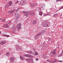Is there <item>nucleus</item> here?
<instances>
[{
  "label": "nucleus",
  "mask_w": 63,
  "mask_h": 63,
  "mask_svg": "<svg viewBox=\"0 0 63 63\" xmlns=\"http://www.w3.org/2000/svg\"><path fill=\"white\" fill-rule=\"evenodd\" d=\"M26 60H27V61H29V59H26Z\"/></svg>",
  "instance_id": "f704fd0d"
},
{
  "label": "nucleus",
  "mask_w": 63,
  "mask_h": 63,
  "mask_svg": "<svg viewBox=\"0 0 63 63\" xmlns=\"http://www.w3.org/2000/svg\"><path fill=\"white\" fill-rule=\"evenodd\" d=\"M43 44H46V42H45L44 41V42L43 43Z\"/></svg>",
  "instance_id": "ea45409f"
},
{
  "label": "nucleus",
  "mask_w": 63,
  "mask_h": 63,
  "mask_svg": "<svg viewBox=\"0 0 63 63\" xmlns=\"http://www.w3.org/2000/svg\"><path fill=\"white\" fill-rule=\"evenodd\" d=\"M23 13L27 17H28V14H29V12H27L25 11H23Z\"/></svg>",
  "instance_id": "20e7f679"
},
{
  "label": "nucleus",
  "mask_w": 63,
  "mask_h": 63,
  "mask_svg": "<svg viewBox=\"0 0 63 63\" xmlns=\"http://www.w3.org/2000/svg\"><path fill=\"white\" fill-rule=\"evenodd\" d=\"M6 55H7L8 56H9V55H10V53H7L6 54Z\"/></svg>",
  "instance_id": "5701e85b"
},
{
  "label": "nucleus",
  "mask_w": 63,
  "mask_h": 63,
  "mask_svg": "<svg viewBox=\"0 0 63 63\" xmlns=\"http://www.w3.org/2000/svg\"><path fill=\"white\" fill-rule=\"evenodd\" d=\"M30 14L32 16H34V15H36V14L34 12H32V13H30Z\"/></svg>",
  "instance_id": "f8f14e48"
},
{
  "label": "nucleus",
  "mask_w": 63,
  "mask_h": 63,
  "mask_svg": "<svg viewBox=\"0 0 63 63\" xmlns=\"http://www.w3.org/2000/svg\"><path fill=\"white\" fill-rule=\"evenodd\" d=\"M31 54H34V53L33 52H32Z\"/></svg>",
  "instance_id": "58836bf2"
},
{
  "label": "nucleus",
  "mask_w": 63,
  "mask_h": 63,
  "mask_svg": "<svg viewBox=\"0 0 63 63\" xmlns=\"http://www.w3.org/2000/svg\"><path fill=\"white\" fill-rule=\"evenodd\" d=\"M61 0H57L56 1V2H61Z\"/></svg>",
  "instance_id": "c85d7f7f"
},
{
  "label": "nucleus",
  "mask_w": 63,
  "mask_h": 63,
  "mask_svg": "<svg viewBox=\"0 0 63 63\" xmlns=\"http://www.w3.org/2000/svg\"><path fill=\"white\" fill-rule=\"evenodd\" d=\"M58 15L57 14H55L53 16V17H56V16H57Z\"/></svg>",
  "instance_id": "6ab92c4d"
},
{
  "label": "nucleus",
  "mask_w": 63,
  "mask_h": 63,
  "mask_svg": "<svg viewBox=\"0 0 63 63\" xmlns=\"http://www.w3.org/2000/svg\"><path fill=\"white\" fill-rule=\"evenodd\" d=\"M36 22H37V21H36V20H33V24H36Z\"/></svg>",
  "instance_id": "aec40b11"
},
{
  "label": "nucleus",
  "mask_w": 63,
  "mask_h": 63,
  "mask_svg": "<svg viewBox=\"0 0 63 63\" xmlns=\"http://www.w3.org/2000/svg\"><path fill=\"white\" fill-rule=\"evenodd\" d=\"M6 20L5 19H3V20H2L1 21V22H5Z\"/></svg>",
  "instance_id": "cd10ccee"
},
{
  "label": "nucleus",
  "mask_w": 63,
  "mask_h": 63,
  "mask_svg": "<svg viewBox=\"0 0 63 63\" xmlns=\"http://www.w3.org/2000/svg\"><path fill=\"white\" fill-rule=\"evenodd\" d=\"M17 15V16L16 17V19H18V18L19 17V15L18 14H17L16 13L15 15V16H16V15Z\"/></svg>",
  "instance_id": "0eeeda50"
},
{
  "label": "nucleus",
  "mask_w": 63,
  "mask_h": 63,
  "mask_svg": "<svg viewBox=\"0 0 63 63\" xmlns=\"http://www.w3.org/2000/svg\"><path fill=\"white\" fill-rule=\"evenodd\" d=\"M47 62H50V63H52V62L50 61H49V60H47Z\"/></svg>",
  "instance_id": "a878e982"
},
{
  "label": "nucleus",
  "mask_w": 63,
  "mask_h": 63,
  "mask_svg": "<svg viewBox=\"0 0 63 63\" xmlns=\"http://www.w3.org/2000/svg\"><path fill=\"white\" fill-rule=\"evenodd\" d=\"M40 36V33H39L35 35L34 37V38L35 40H37L39 38V36Z\"/></svg>",
  "instance_id": "39448f33"
},
{
  "label": "nucleus",
  "mask_w": 63,
  "mask_h": 63,
  "mask_svg": "<svg viewBox=\"0 0 63 63\" xmlns=\"http://www.w3.org/2000/svg\"><path fill=\"white\" fill-rule=\"evenodd\" d=\"M58 60H57L56 59H55V60L54 61V62H52V63H54L56 62H57Z\"/></svg>",
  "instance_id": "a211bd4d"
},
{
  "label": "nucleus",
  "mask_w": 63,
  "mask_h": 63,
  "mask_svg": "<svg viewBox=\"0 0 63 63\" xmlns=\"http://www.w3.org/2000/svg\"><path fill=\"white\" fill-rule=\"evenodd\" d=\"M18 11V9H17L16 10V12H17Z\"/></svg>",
  "instance_id": "a19ab883"
},
{
  "label": "nucleus",
  "mask_w": 63,
  "mask_h": 63,
  "mask_svg": "<svg viewBox=\"0 0 63 63\" xmlns=\"http://www.w3.org/2000/svg\"><path fill=\"white\" fill-rule=\"evenodd\" d=\"M45 30H44L43 31H41V32H40V35H41L42 33H44V32H45Z\"/></svg>",
  "instance_id": "f3484780"
},
{
  "label": "nucleus",
  "mask_w": 63,
  "mask_h": 63,
  "mask_svg": "<svg viewBox=\"0 0 63 63\" xmlns=\"http://www.w3.org/2000/svg\"><path fill=\"white\" fill-rule=\"evenodd\" d=\"M34 50H35L34 49Z\"/></svg>",
  "instance_id": "864d4df0"
},
{
  "label": "nucleus",
  "mask_w": 63,
  "mask_h": 63,
  "mask_svg": "<svg viewBox=\"0 0 63 63\" xmlns=\"http://www.w3.org/2000/svg\"><path fill=\"white\" fill-rule=\"evenodd\" d=\"M31 6L32 7H35L36 6V5H35V4L32 3L31 4Z\"/></svg>",
  "instance_id": "4468645a"
},
{
  "label": "nucleus",
  "mask_w": 63,
  "mask_h": 63,
  "mask_svg": "<svg viewBox=\"0 0 63 63\" xmlns=\"http://www.w3.org/2000/svg\"><path fill=\"white\" fill-rule=\"evenodd\" d=\"M32 63L30 62V63H34V62H33V59H29V61H32Z\"/></svg>",
  "instance_id": "2eb2a0df"
},
{
  "label": "nucleus",
  "mask_w": 63,
  "mask_h": 63,
  "mask_svg": "<svg viewBox=\"0 0 63 63\" xmlns=\"http://www.w3.org/2000/svg\"><path fill=\"white\" fill-rule=\"evenodd\" d=\"M9 12H11L10 13V14H13V13L14 12V11H11Z\"/></svg>",
  "instance_id": "b1692460"
},
{
  "label": "nucleus",
  "mask_w": 63,
  "mask_h": 63,
  "mask_svg": "<svg viewBox=\"0 0 63 63\" xmlns=\"http://www.w3.org/2000/svg\"><path fill=\"white\" fill-rule=\"evenodd\" d=\"M40 9H41V8H40Z\"/></svg>",
  "instance_id": "3c124183"
},
{
  "label": "nucleus",
  "mask_w": 63,
  "mask_h": 63,
  "mask_svg": "<svg viewBox=\"0 0 63 63\" xmlns=\"http://www.w3.org/2000/svg\"><path fill=\"white\" fill-rule=\"evenodd\" d=\"M11 59V61L12 62H13V61H14V60H15V58L13 57H11L10 58Z\"/></svg>",
  "instance_id": "9b49d317"
},
{
  "label": "nucleus",
  "mask_w": 63,
  "mask_h": 63,
  "mask_svg": "<svg viewBox=\"0 0 63 63\" xmlns=\"http://www.w3.org/2000/svg\"><path fill=\"white\" fill-rule=\"evenodd\" d=\"M18 0H17L15 2V3H18Z\"/></svg>",
  "instance_id": "473e14b6"
},
{
  "label": "nucleus",
  "mask_w": 63,
  "mask_h": 63,
  "mask_svg": "<svg viewBox=\"0 0 63 63\" xmlns=\"http://www.w3.org/2000/svg\"><path fill=\"white\" fill-rule=\"evenodd\" d=\"M45 0L47 1V0Z\"/></svg>",
  "instance_id": "8fccbe9b"
},
{
  "label": "nucleus",
  "mask_w": 63,
  "mask_h": 63,
  "mask_svg": "<svg viewBox=\"0 0 63 63\" xmlns=\"http://www.w3.org/2000/svg\"><path fill=\"white\" fill-rule=\"evenodd\" d=\"M61 16H62V13H61Z\"/></svg>",
  "instance_id": "49530a36"
},
{
  "label": "nucleus",
  "mask_w": 63,
  "mask_h": 63,
  "mask_svg": "<svg viewBox=\"0 0 63 63\" xmlns=\"http://www.w3.org/2000/svg\"><path fill=\"white\" fill-rule=\"evenodd\" d=\"M44 25L45 27L48 26V25L47 24V23L46 22H45Z\"/></svg>",
  "instance_id": "ddd939ff"
},
{
  "label": "nucleus",
  "mask_w": 63,
  "mask_h": 63,
  "mask_svg": "<svg viewBox=\"0 0 63 63\" xmlns=\"http://www.w3.org/2000/svg\"><path fill=\"white\" fill-rule=\"evenodd\" d=\"M0 20H2V19L1 18H0Z\"/></svg>",
  "instance_id": "37998d69"
},
{
  "label": "nucleus",
  "mask_w": 63,
  "mask_h": 63,
  "mask_svg": "<svg viewBox=\"0 0 63 63\" xmlns=\"http://www.w3.org/2000/svg\"><path fill=\"white\" fill-rule=\"evenodd\" d=\"M24 56H25V57H28V54H26V55H24Z\"/></svg>",
  "instance_id": "c756f323"
},
{
  "label": "nucleus",
  "mask_w": 63,
  "mask_h": 63,
  "mask_svg": "<svg viewBox=\"0 0 63 63\" xmlns=\"http://www.w3.org/2000/svg\"><path fill=\"white\" fill-rule=\"evenodd\" d=\"M8 27V23H7L3 25V27Z\"/></svg>",
  "instance_id": "1a4fd4ad"
},
{
  "label": "nucleus",
  "mask_w": 63,
  "mask_h": 63,
  "mask_svg": "<svg viewBox=\"0 0 63 63\" xmlns=\"http://www.w3.org/2000/svg\"><path fill=\"white\" fill-rule=\"evenodd\" d=\"M49 15H50V14H44V16H49Z\"/></svg>",
  "instance_id": "393cba45"
},
{
  "label": "nucleus",
  "mask_w": 63,
  "mask_h": 63,
  "mask_svg": "<svg viewBox=\"0 0 63 63\" xmlns=\"http://www.w3.org/2000/svg\"><path fill=\"white\" fill-rule=\"evenodd\" d=\"M1 31H0V34H1Z\"/></svg>",
  "instance_id": "c03bdc74"
},
{
  "label": "nucleus",
  "mask_w": 63,
  "mask_h": 63,
  "mask_svg": "<svg viewBox=\"0 0 63 63\" xmlns=\"http://www.w3.org/2000/svg\"><path fill=\"white\" fill-rule=\"evenodd\" d=\"M18 42L19 41H18Z\"/></svg>",
  "instance_id": "603ef678"
},
{
  "label": "nucleus",
  "mask_w": 63,
  "mask_h": 63,
  "mask_svg": "<svg viewBox=\"0 0 63 63\" xmlns=\"http://www.w3.org/2000/svg\"><path fill=\"white\" fill-rule=\"evenodd\" d=\"M6 43V42L5 41H0V45H5Z\"/></svg>",
  "instance_id": "423d86ee"
},
{
  "label": "nucleus",
  "mask_w": 63,
  "mask_h": 63,
  "mask_svg": "<svg viewBox=\"0 0 63 63\" xmlns=\"http://www.w3.org/2000/svg\"><path fill=\"white\" fill-rule=\"evenodd\" d=\"M12 4V1H10L9 2L5 5V8H7V7H9L10 6H11Z\"/></svg>",
  "instance_id": "f257e3e1"
},
{
  "label": "nucleus",
  "mask_w": 63,
  "mask_h": 63,
  "mask_svg": "<svg viewBox=\"0 0 63 63\" xmlns=\"http://www.w3.org/2000/svg\"><path fill=\"white\" fill-rule=\"evenodd\" d=\"M26 1L25 0H23L21 1L19 3V4L20 5H23L25 4V2Z\"/></svg>",
  "instance_id": "f03ea898"
},
{
  "label": "nucleus",
  "mask_w": 63,
  "mask_h": 63,
  "mask_svg": "<svg viewBox=\"0 0 63 63\" xmlns=\"http://www.w3.org/2000/svg\"><path fill=\"white\" fill-rule=\"evenodd\" d=\"M35 55H38V52H35Z\"/></svg>",
  "instance_id": "bb28decb"
},
{
  "label": "nucleus",
  "mask_w": 63,
  "mask_h": 63,
  "mask_svg": "<svg viewBox=\"0 0 63 63\" xmlns=\"http://www.w3.org/2000/svg\"><path fill=\"white\" fill-rule=\"evenodd\" d=\"M28 57H29V58H33V57L31 55L28 54Z\"/></svg>",
  "instance_id": "6e6552de"
},
{
  "label": "nucleus",
  "mask_w": 63,
  "mask_h": 63,
  "mask_svg": "<svg viewBox=\"0 0 63 63\" xmlns=\"http://www.w3.org/2000/svg\"><path fill=\"white\" fill-rule=\"evenodd\" d=\"M21 25L20 23H18L17 25V28H18V30H19V29H21Z\"/></svg>",
  "instance_id": "7ed1b4c3"
},
{
  "label": "nucleus",
  "mask_w": 63,
  "mask_h": 63,
  "mask_svg": "<svg viewBox=\"0 0 63 63\" xmlns=\"http://www.w3.org/2000/svg\"><path fill=\"white\" fill-rule=\"evenodd\" d=\"M11 22H12V21H10L8 23H7V24H9V23H11Z\"/></svg>",
  "instance_id": "c9c22d12"
},
{
  "label": "nucleus",
  "mask_w": 63,
  "mask_h": 63,
  "mask_svg": "<svg viewBox=\"0 0 63 63\" xmlns=\"http://www.w3.org/2000/svg\"><path fill=\"white\" fill-rule=\"evenodd\" d=\"M3 36L7 37H9V36L7 34H3Z\"/></svg>",
  "instance_id": "412c9836"
},
{
  "label": "nucleus",
  "mask_w": 63,
  "mask_h": 63,
  "mask_svg": "<svg viewBox=\"0 0 63 63\" xmlns=\"http://www.w3.org/2000/svg\"><path fill=\"white\" fill-rule=\"evenodd\" d=\"M0 54H1V53H0Z\"/></svg>",
  "instance_id": "de8ad7c7"
},
{
  "label": "nucleus",
  "mask_w": 63,
  "mask_h": 63,
  "mask_svg": "<svg viewBox=\"0 0 63 63\" xmlns=\"http://www.w3.org/2000/svg\"><path fill=\"white\" fill-rule=\"evenodd\" d=\"M20 59L22 60H25V58L24 57H22L21 55H20Z\"/></svg>",
  "instance_id": "9d476101"
},
{
  "label": "nucleus",
  "mask_w": 63,
  "mask_h": 63,
  "mask_svg": "<svg viewBox=\"0 0 63 63\" xmlns=\"http://www.w3.org/2000/svg\"><path fill=\"white\" fill-rule=\"evenodd\" d=\"M41 6H42L41 8H43V7L42 6H43V5H42Z\"/></svg>",
  "instance_id": "79ce46f5"
},
{
  "label": "nucleus",
  "mask_w": 63,
  "mask_h": 63,
  "mask_svg": "<svg viewBox=\"0 0 63 63\" xmlns=\"http://www.w3.org/2000/svg\"><path fill=\"white\" fill-rule=\"evenodd\" d=\"M56 49H54L52 53L53 55H54V54H55V51H56Z\"/></svg>",
  "instance_id": "dca6fc26"
},
{
  "label": "nucleus",
  "mask_w": 63,
  "mask_h": 63,
  "mask_svg": "<svg viewBox=\"0 0 63 63\" xmlns=\"http://www.w3.org/2000/svg\"><path fill=\"white\" fill-rule=\"evenodd\" d=\"M42 15H43V12L41 11H40V16H42Z\"/></svg>",
  "instance_id": "4be33fe9"
},
{
  "label": "nucleus",
  "mask_w": 63,
  "mask_h": 63,
  "mask_svg": "<svg viewBox=\"0 0 63 63\" xmlns=\"http://www.w3.org/2000/svg\"><path fill=\"white\" fill-rule=\"evenodd\" d=\"M63 61H62L59 60L58 61V62H62Z\"/></svg>",
  "instance_id": "2f4dec72"
},
{
  "label": "nucleus",
  "mask_w": 63,
  "mask_h": 63,
  "mask_svg": "<svg viewBox=\"0 0 63 63\" xmlns=\"http://www.w3.org/2000/svg\"><path fill=\"white\" fill-rule=\"evenodd\" d=\"M36 61H38V58H36Z\"/></svg>",
  "instance_id": "e433bc0d"
},
{
  "label": "nucleus",
  "mask_w": 63,
  "mask_h": 63,
  "mask_svg": "<svg viewBox=\"0 0 63 63\" xmlns=\"http://www.w3.org/2000/svg\"><path fill=\"white\" fill-rule=\"evenodd\" d=\"M15 28V26L14 25L12 27V29H14Z\"/></svg>",
  "instance_id": "7c9ffc66"
},
{
  "label": "nucleus",
  "mask_w": 63,
  "mask_h": 63,
  "mask_svg": "<svg viewBox=\"0 0 63 63\" xmlns=\"http://www.w3.org/2000/svg\"><path fill=\"white\" fill-rule=\"evenodd\" d=\"M61 10V9H59V10H57V11H56V12H58V11H59V10Z\"/></svg>",
  "instance_id": "4c0bfd02"
},
{
  "label": "nucleus",
  "mask_w": 63,
  "mask_h": 63,
  "mask_svg": "<svg viewBox=\"0 0 63 63\" xmlns=\"http://www.w3.org/2000/svg\"><path fill=\"white\" fill-rule=\"evenodd\" d=\"M50 53H51V52Z\"/></svg>",
  "instance_id": "09e8293b"
},
{
  "label": "nucleus",
  "mask_w": 63,
  "mask_h": 63,
  "mask_svg": "<svg viewBox=\"0 0 63 63\" xmlns=\"http://www.w3.org/2000/svg\"><path fill=\"white\" fill-rule=\"evenodd\" d=\"M28 52L29 53H31L32 52L31 51H28Z\"/></svg>",
  "instance_id": "72a5a7b5"
},
{
  "label": "nucleus",
  "mask_w": 63,
  "mask_h": 63,
  "mask_svg": "<svg viewBox=\"0 0 63 63\" xmlns=\"http://www.w3.org/2000/svg\"><path fill=\"white\" fill-rule=\"evenodd\" d=\"M39 15H40V11L39 12Z\"/></svg>",
  "instance_id": "a18cd8bd"
}]
</instances>
